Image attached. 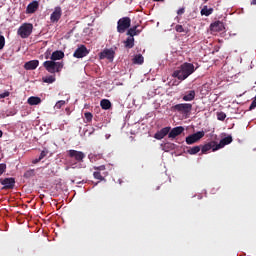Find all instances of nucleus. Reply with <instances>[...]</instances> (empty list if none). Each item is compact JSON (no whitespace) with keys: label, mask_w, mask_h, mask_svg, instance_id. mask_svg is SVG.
<instances>
[{"label":"nucleus","mask_w":256,"mask_h":256,"mask_svg":"<svg viewBox=\"0 0 256 256\" xmlns=\"http://www.w3.org/2000/svg\"><path fill=\"white\" fill-rule=\"evenodd\" d=\"M199 69V64L196 63V66L193 65V63L185 62L176 69L172 77H175L179 81H185L190 75H193L194 71H197Z\"/></svg>","instance_id":"obj_1"},{"label":"nucleus","mask_w":256,"mask_h":256,"mask_svg":"<svg viewBox=\"0 0 256 256\" xmlns=\"http://www.w3.org/2000/svg\"><path fill=\"white\" fill-rule=\"evenodd\" d=\"M63 66V62H55L53 60H47L43 63L44 69H46V71L52 75H55V73H61Z\"/></svg>","instance_id":"obj_2"},{"label":"nucleus","mask_w":256,"mask_h":256,"mask_svg":"<svg viewBox=\"0 0 256 256\" xmlns=\"http://www.w3.org/2000/svg\"><path fill=\"white\" fill-rule=\"evenodd\" d=\"M192 110L193 104L191 103H181L171 107V111L174 113H181L182 115H189Z\"/></svg>","instance_id":"obj_3"},{"label":"nucleus","mask_w":256,"mask_h":256,"mask_svg":"<svg viewBox=\"0 0 256 256\" xmlns=\"http://www.w3.org/2000/svg\"><path fill=\"white\" fill-rule=\"evenodd\" d=\"M33 33V24L31 23H24L22 24L17 31V35L21 37V39H27Z\"/></svg>","instance_id":"obj_4"},{"label":"nucleus","mask_w":256,"mask_h":256,"mask_svg":"<svg viewBox=\"0 0 256 256\" xmlns=\"http://www.w3.org/2000/svg\"><path fill=\"white\" fill-rule=\"evenodd\" d=\"M131 27V18L130 17H122L117 22V31L119 33H125L127 29Z\"/></svg>","instance_id":"obj_5"},{"label":"nucleus","mask_w":256,"mask_h":256,"mask_svg":"<svg viewBox=\"0 0 256 256\" xmlns=\"http://www.w3.org/2000/svg\"><path fill=\"white\" fill-rule=\"evenodd\" d=\"M203 137H205V131H198L186 137V143L187 145H193L194 143H197V141H201Z\"/></svg>","instance_id":"obj_6"},{"label":"nucleus","mask_w":256,"mask_h":256,"mask_svg":"<svg viewBox=\"0 0 256 256\" xmlns=\"http://www.w3.org/2000/svg\"><path fill=\"white\" fill-rule=\"evenodd\" d=\"M68 157L70 159H75L78 163H83V159H85V153L77 150H69Z\"/></svg>","instance_id":"obj_7"},{"label":"nucleus","mask_w":256,"mask_h":256,"mask_svg":"<svg viewBox=\"0 0 256 256\" xmlns=\"http://www.w3.org/2000/svg\"><path fill=\"white\" fill-rule=\"evenodd\" d=\"M0 183L3 185L2 189L9 190L15 189V178H0Z\"/></svg>","instance_id":"obj_8"},{"label":"nucleus","mask_w":256,"mask_h":256,"mask_svg":"<svg viewBox=\"0 0 256 256\" xmlns=\"http://www.w3.org/2000/svg\"><path fill=\"white\" fill-rule=\"evenodd\" d=\"M87 55H89V50H87L85 45H81L75 50L73 57L76 59H83V57H87Z\"/></svg>","instance_id":"obj_9"},{"label":"nucleus","mask_w":256,"mask_h":256,"mask_svg":"<svg viewBox=\"0 0 256 256\" xmlns=\"http://www.w3.org/2000/svg\"><path fill=\"white\" fill-rule=\"evenodd\" d=\"M143 32V26L137 24L135 26L130 27V29H128L126 35H129V37L134 38L135 36L141 34Z\"/></svg>","instance_id":"obj_10"},{"label":"nucleus","mask_w":256,"mask_h":256,"mask_svg":"<svg viewBox=\"0 0 256 256\" xmlns=\"http://www.w3.org/2000/svg\"><path fill=\"white\" fill-rule=\"evenodd\" d=\"M100 59H108V61H113V59H115V51L113 49H104L100 53Z\"/></svg>","instance_id":"obj_11"},{"label":"nucleus","mask_w":256,"mask_h":256,"mask_svg":"<svg viewBox=\"0 0 256 256\" xmlns=\"http://www.w3.org/2000/svg\"><path fill=\"white\" fill-rule=\"evenodd\" d=\"M230 143H233V137L227 136L220 140L219 144L216 142V147L214 148V151H219V149H223L225 145H230Z\"/></svg>","instance_id":"obj_12"},{"label":"nucleus","mask_w":256,"mask_h":256,"mask_svg":"<svg viewBox=\"0 0 256 256\" xmlns=\"http://www.w3.org/2000/svg\"><path fill=\"white\" fill-rule=\"evenodd\" d=\"M183 131H185L183 126H177L168 132V137L169 139H175V137H179Z\"/></svg>","instance_id":"obj_13"},{"label":"nucleus","mask_w":256,"mask_h":256,"mask_svg":"<svg viewBox=\"0 0 256 256\" xmlns=\"http://www.w3.org/2000/svg\"><path fill=\"white\" fill-rule=\"evenodd\" d=\"M169 131H171V127L162 128L161 130L155 133L154 139L161 141V139H164L165 137H167V135H169Z\"/></svg>","instance_id":"obj_14"},{"label":"nucleus","mask_w":256,"mask_h":256,"mask_svg":"<svg viewBox=\"0 0 256 256\" xmlns=\"http://www.w3.org/2000/svg\"><path fill=\"white\" fill-rule=\"evenodd\" d=\"M61 15H63V12L61 10V7H56L53 11V13L50 16V20L52 23H57L59 19H61Z\"/></svg>","instance_id":"obj_15"},{"label":"nucleus","mask_w":256,"mask_h":256,"mask_svg":"<svg viewBox=\"0 0 256 256\" xmlns=\"http://www.w3.org/2000/svg\"><path fill=\"white\" fill-rule=\"evenodd\" d=\"M215 147H217V142L215 141H211V142H208L207 144L203 145L202 147H200V150L202 151V154H205L207 153L208 151H217V150H214Z\"/></svg>","instance_id":"obj_16"},{"label":"nucleus","mask_w":256,"mask_h":256,"mask_svg":"<svg viewBox=\"0 0 256 256\" xmlns=\"http://www.w3.org/2000/svg\"><path fill=\"white\" fill-rule=\"evenodd\" d=\"M37 67H39V60H30L24 64L26 71H35Z\"/></svg>","instance_id":"obj_17"},{"label":"nucleus","mask_w":256,"mask_h":256,"mask_svg":"<svg viewBox=\"0 0 256 256\" xmlns=\"http://www.w3.org/2000/svg\"><path fill=\"white\" fill-rule=\"evenodd\" d=\"M37 9H39V2L33 1L30 4H28V6L26 8V13L33 14V13H35V11H37Z\"/></svg>","instance_id":"obj_18"},{"label":"nucleus","mask_w":256,"mask_h":256,"mask_svg":"<svg viewBox=\"0 0 256 256\" xmlns=\"http://www.w3.org/2000/svg\"><path fill=\"white\" fill-rule=\"evenodd\" d=\"M63 57H65V53L61 50H56L52 53L50 59L51 61H60Z\"/></svg>","instance_id":"obj_19"},{"label":"nucleus","mask_w":256,"mask_h":256,"mask_svg":"<svg viewBox=\"0 0 256 256\" xmlns=\"http://www.w3.org/2000/svg\"><path fill=\"white\" fill-rule=\"evenodd\" d=\"M124 46L126 47V49H133V47H135V38L133 37H128L125 41H124Z\"/></svg>","instance_id":"obj_20"},{"label":"nucleus","mask_w":256,"mask_h":256,"mask_svg":"<svg viewBox=\"0 0 256 256\" xmlns=\"http://www.w3.org/2000/svg\"><path fill=\"white\" fill-rule=\"evenodd\" d=\"M132 62L134 63V65H143V63H145V58L143 57V55L137 54L132 59Z\"/></svg>","instance_id":"obj_21"},{"label":"nucleus","mask_w":256,"mask_h":256,"mask_svg":"<svg viewBox=\"0 0 256 256\" xmlns=\"http://www.w3.org/2000/svg\"><path fill=\"white\" fill-rule=\"evenodd\" d=\"M195 90H190L182 97L183 101H193L195 99Z\"/></svg>","instance_id":"obj_22"},{"label":"nucleus","mask_w":256,"mask_h":256,"mask_svg":"<svg viewBox=\"0 0 256 256\" xmlns=\"http://www.w3.org/2000/svg\"><path fill=\"white\" fill-rule=\"evenodd\" d=\"M28 105H39L41 103V99L37 96H31L27 100Z\"/></svg>","instance_id":"obj_23"},{"label":"nucleus","mask_w":256,"mask_h":256,"mask_svg":"<svg viewBox=\"0 0 256 256\" xmlns=\"http://www.w3.org/2000/svg\"><path fill=\"white\" fill-rule=\"evenodd\" d=\"M201 15L205 16V17H209V15H213V8H209L207 6H204L201 11H200Z\"/></svg>","instance_id":"obj_24"},{"label":"nucleus","mask_w":256,"mask_h":256,"mask_svg":"<svg viewBox=\"0 0 256 256\" xmlns=\"http://www.w3.org/2000/svg\"><path fill=\"white\" fill-rule=\"evenodd\" d=\"M47 155H49V151L48 150H43L40 153V156L38 158H36L35 160H33L32 163H34V164L39 163L40 161H42V159H45V157H47Z\"/></svg>","instance_id":"obj_25"},{"label":"nucleus","mask_w":256,"mask_h":256,"mask_svg":"<svg viewBox=\"0 0 256 256\" xmlns=\"http://www.w3.org/2000/svg\"><path fill=\"white\" fill-rule=\"evenodd\" d=\"M100 106L102 109H104L105 111L109 110V108L111 107V101L107 100V99H103L100 102Z\"/></svg>","instance_id":"obj_26"},{"label":"nucleus","mask_w":256,"mask_h":256,"mask_svg":"<svg viewBox=\"0 0 256 256\" xmlns=\"http://www.w3.org/2000/svg\"><path fill=\"white\" fill-rule=\"evenodd\" d=\"M42 81H43V83L51 84V83H55L56 78H55V75H50V76L43 77Z\"/></svg>","instance_id":"obj_27"},{"label":"nucleus","mask_w":256,"mask_h":256,"mask_svg":"<svg viewBox=\"0 0 256 256\" xmlns=\"http://www.w3.org/2000/svg\"><path fill=\"white\" fill-rule=\"evenodd\" d=\"M199 151H201V146H194V147L188 149L187 153H189V155H197V153H199Z\"/></svg>","instance_id":"obj_28"},{"label":"nucleus","mask_w":256,"mask_h":256,"mask_svg":"<svg viewBox=\"0 0 256 256\" xmlns=\"http://www.w3.org/2000/svg\"><path fill=\"white\" fill-rule=\"evenodd\" d=\"M221 27H223V23L219 21L215 22L214 24H211L212 31H221Z\"/></svg>","instance_id":"obj_29"},{"label":"nucleus","mask_w":256,"mask_h":256,"mask_svg":"<svg viewBox=\"0 0 256 256\" xmlns=\"http://www.w3.org/2000/svg\"><path fill=\"white\" fill-rule=\"evenodd\" d=\"M31 177H35V170L33 169L27 170L23 175L24 179H31Z\"/></svg>","instance_id":"obj_30"},{"label":"nucleus","mask_w":256,"mask_h":256,"mask_svg":"<svg viewBox=\"0 0 256 256\" xmlns=\"http://www.w3.org/2000/svg\"><path fill=\"white\" fill-rule=\"evenodd\" d=\"M93 177L94 179H98V181H105V177L103 175H101V172L100 171H95L93 173Z\"/></svg>","instance_id":"obj_31"},{"label":"nucleus","mask_w":256,"mask_h":256,"mask_svg":"<svg viewBox=\"0 0 256 256\" xmlns=\"http://www.w3.org/2000/svg\"><path fill=\"white\" fill-rule=\"evenodd\" d=\"M84 117L86 119V123H91V121H93V114L91 112H85Z\"/></svg>","instance_id":"obj_32"},{"label":"nucleus","mask_w":256,"mask_h":256,"mask_svg":"<svg viewBox=\"0 0 256 256\" xmlns=\"http://www.w3.org/2000/svg\"><path fill=\"white\" fill-rule=\"evenodd\" d=\"M175 31L177 33H187V31L184 29L183 25L177 24L175 26Z\"/></svg>","instance_id":"obj_33"},{"label":"nucleus","mask_w":256,"mask_h":256,"mask_svg":"<svg viewBox=\"0 0 256 256\" xmlns=\"http://www.w3.org/2000/svg\"><path fill=\"white\" fill-rule=\"evenodd\" d=\"M227 118V114H225V112H218L217 113V119L218 121H223L224 119Z\"/></svg>","instance_id":"obj_34"},{"label":"nucleus","mask_w":256,"mask_h":256,"mask_svg":"<svg viewBox=\"0 0 256 256\" xmlns=\"http://www.w3.org/2000/svg\"><path fill=\"white\" fill-rule=\"evenodd\" d=\"M65 103V100H59L58 102H56L54 109H61V107H63Z\"/></svg>","instance_id":"obj_35"},{"label":"nucleus","mask_w":256,"mask_h":256,"mask_svg":"<svg viewBox=\"0 0 256 256\" xmlns=\"http://www.w3.org/2000/svg\"><path fill=\"white\" fill-rule=\"evenodd\" d=\"M6 170H7V164L5 163L0 164V175H3Z\"/></svg>","instance_id":"obj_36"},{"label":"nucleus","mask_w":256,"mask_h":256,"mask_svg":"<svg viewBox=\"0 0 256 256\" xmlns=\"http://www.w3.org/2000/svg\"><path fill=\"white\" fill-rule=\"evenodd\" d=\"M5 47V36L0 35V51Z\"/></svg>","instance_id":"obj_37"},{"label":"nucleus","mask_w":256,"mask_h":256,"mask_svg":"<svg viewBox=\"0 0 256 256\" xmlns=\"http://www.w3.org/2000/svg\"><path fill=\"white\" fill-rule=\"evenodd\" d=\"M105 169H106L105 165L94 166V170L99 171L100 173L101 171H105Z\"/></svg>","instance_id":"obj_38"},{"label":"nucleus","mask_w":256,"mask_h":256,"mask_svg":"<svg viewBox=\"0 0 256 256\" xmlns=\"http://www.w3.org/2000/svg\"><path fill=\"white\" fill-rule=\"evenodd\" d=\"M184 14H185V7L178 9L177 15H184Z\"/></svg>","instance_id":"obj_39"},{"label":"nucleus","mask_w":256,"mask_h":256,"mask_svg":"<svg viewBox=\"0 0 256 256\" xmlns=\"http://www.w3.org/2000/svg\"><path fill=\"white\" fill-rule=\"evenodd\" d=\"M10 93L9 92H4L0 94V99H5V97H9Z\"/></svg>","instance_id":"obj_40"},{"label":"nucleus","mask_w":256,"mask_h":256,"mask_svg":"<svg viewBox=\"0 0 256 256\" xmlns=\"http://www.w3.org/2000/svg\"><path fill=\"white\" fill-rule=\"evenodd\" d=\"M251 5H256V0H252Z\"/></svg>","instance_id":"obj_41"},{"label":"nucleus","mask_w":256,"mask_h":256,"mask_svg":"<svg viewBox=\"0 0 256 256\" xmlns=\"http://www.w3.org/2000/svg\"><path fill=\"white\" fill-rule=\"evenodd\" d=\"M0 137H3V131L0 130Z\"/></svg>","instance_id":"obj_42"},{"label":"nucleus","mask_w":256,"mask_h":256,"mask_svg":"<svg viewBox=\"0 0 256 256\" xmlns=\"http://www.w3.org/2000/svg\"><path fill=\"white\" fill-rule=\"evenodd\" d=\"M176 19L178 20V23H179V17H176Z\"/></svg>","instance_id":"obj_43"},{"label":"nucleus","mask_w":256,"mask_h":256,"mask_svg":"<svg viewBox=\"0 0 256 256\" xmlns=\"http://www.w3.org/2000/svg\"><path fill=\"white\" fill-rule=\"evenodd\" d=\"M205 1V3H207V1H209V0H204Z\"/></svg>","instance_id":"obj_44"},{"label":"nucleus","mask_w":256,"mask_h":256,"mask_svg":"<svg viewBox=\"0 0 256 256\" xmlns=\"http://www.w3.org/2000/svg\"><path fill=\"white\" fill-rule=\"evenodd\" d=\"M154 1H163V0H154Z\"/></svg>","instance_id":"obj_45"}]
</instances>
